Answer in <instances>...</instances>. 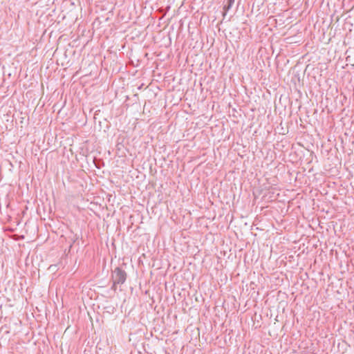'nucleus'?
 <instances>
[{"label":"nucleus","mask_w":354,"mask_h":354,"mask_svg":"<svg viewBox=\"0 0 354 354\" xmlns=\"http://www.w3.org/2000/svg\"><path fill=\"white\" fill-rule=\"evenodd\" d=\"M252 223V225L250 226L252 230H253L254 227H255V228L257 230H264L262 228L264 223L258 222V223Z\"/></svg>","instance_id":"2"},{"label":"nucleus","mask_w":354,"mask_h":354,"mask_svg":"<svg viewBox=\"0 0 354 354\" xmlns=\"http://www.w3.org/2000/svg\"><path fill=\"white\" fill-rule=\"evenodd\" d=\"M270 224V225L274 227V225H273V223H269Z\"/></svg>","instance_id":"5"},{"label":"nucleus","mask_w":354,"mask_h":354,"mask_svg":"<svg viewBox=\"0 0 354 354\" xmlns=\"http://www.w3.org/2000/svg\"><path fill=\"white\" fill-rule=\"evenodd\" d=\"M112 279L113 281V285L112 288L115 290L116 284H123L127 279V273L124 270L119 267L115 268L112 273Z\"/></svg>","instance_id":"1"},{"label":"nucleus","mask_w":354,"mask_h":354,"mask_svg":"<svg viewBox=\"0 0 354 354\" xmlns=\"http://www.w3.org/2000/svg\"><path fill=\"white\" fill-rule=\"evenodd\" d=\"M233 3H234V0H227V4H225L224 6V9L225 10H228L232 7Z\"/></svg>","instance_id":"3"},{"label":"nucleus","mask_w":354,"mask_h":354,"mask_svg":"<svg viewBox=\"0 0 354 354\" xmlns=\"http://www.w3.org/2000/svg\"><path fill=\"white\" fill-rule=\"evenodd\" d=\"M318 224V225H320L321 227H324V226L321 225V224H324V223H321V222H319V223H317Z\"/></svg>","instance_id":"4"}]
</instances>
